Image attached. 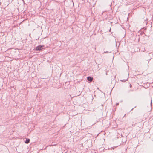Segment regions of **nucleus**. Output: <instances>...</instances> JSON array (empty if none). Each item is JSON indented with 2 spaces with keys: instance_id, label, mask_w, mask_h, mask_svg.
Masks as SVG:
<instances>
[{
  "instance_id": "obj_6",
  "label": "nucleus",
  "mask_w": 153,
  "mask_h": 153,
  "mask_svg": "<svg viewBox=\"0 0 153 153\" xmlns=\"http://www.w3.org/2000/svg\"><path fill=\"white\" fill-rule=\"evenodd\" d=\"M130 88H131V87H132V85H131V84L130 85Z\"/></svg>"
},
{
  "instance_id": "obj_4",
  "label": "nucleus",
  "mask_w": 153,
  "mask_h": 153,
  "mask_svg": "<svg viewBox=\"0 0 153 153\" xmlns=\"http://www.w3.org/2000/svg\"><path fill=\"white\" fill-rule=\"evenodd\" d=\"M111 53V52H109L108 51H106V52H104L102 53L104 54V53Z\"/></svg>"
},
{
  "instance_id": "obj_9",
  "label": "nucleus",
  "mask_w": 153,
  "mask_h": 153,
  "mask_svg": "<svg viewBox=\"0 0 153 153\" xmlns=\"http://www.w3.org/2000/svg\"><path fill=\"white\" fill-rule=\"evenodd\" d=\"M1 2H0V4H1Z\"/></svg>"
},
{
  "instance_id": "obj_2",
  "label": "nucleus",
  "mask_w": 153,
  "mask_h": 153,
  "mask_svg": "<svg viewBox=\"0 0 153 153\" xmlns=\"http://www.w3.org/2000/svg\"><path fill=\"white\" fill-rule=\"evenodd\" d=\"M87 79L88 81L91 82L93 79V77L89 76L87 77Z\"/></svg>"
},
{
  "instance_id": "obj_3",
  "label": "nucleus",
  "mask_w": 153,
  "mask_h": 153,
  "mask_svg": "<svg viewBox=\"0 0 153 153\" xmlns=\"http://www.w3.org/2000/svg\"><path fill=\"white\" fill-rule=\"evenodd\" d=\"M30 142V140L28 138H26V140L25 141V142L26 144Z\"/></svg>"
},
{
  "instance_id": "obj_1",
  "label": "nucleus",
  "mask_w": 153,
  "mask_h": 153,
  "mask_svg": "<svg viewBox=\"0 0 153 153\" xmlns=\"http://www.w3.org/2000/svg\"><path fill=\"white\" fill-rule=\"evenodd\" d=\"M44 47V45H40L36 47L35 49L36 51H40L43 48H45L43 47Z\"/></svg>"
},
{
  "instance_id": "obj_8",
  "label": "nucleus",
  "mask_w": 153,
  "mask_h": 153,
  "mask_svg": "<svg viewBox=\"0 0 153 153\" xmlns=\"http://www.w3.org/2000/svg\"><path fill=\"white\" fill-rule=\"evenodd\" d=\"M106 75H107V73H106Z\"/></svg>"
},
{
  "instance_id": "obj_5",
  "label": "nucleus",
  "mask_w": 153,
  "mask_h": 153,
  "mask_svg": "<svg viewBox=\"0 0 153 153\" xmlns=\"http://www.w3.org/2000/svg\"><path fill=\"white\" fill-rule=\"evenodd\" d=\"M125 81H126V80H122V81L123 82H125Z\"/></svg>"
},
{
  "instance_id": "obj_7",
  "label": "nucleus",
  "mask_w": 153,
  "mask_h": 153,
  "mask_svg": "<svg viewBox=\"0 0 153 153\" xmlns=\"http://www.w3.org/2000/svg\"><path fill=\"white\" fill-rule=\"evenodd\" d=\"M133 108L131 110V111L133 109Z\"/></svg>"
}]
</instances>
